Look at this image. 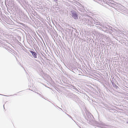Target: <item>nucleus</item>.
<instances>
[{"instance_id":"obj_1","label":"nucleus","mask_w":128,"mask_h":128,"mask_svg":"<svg viewBox=\"0 0 128 128\" xmlns=\"http://www.w3.org/2000/svg\"><path fill=\"white\" fill-rule=\"evenodd\" d=\"M72 16L75 19H78V15L77 14L75 13H72Z\"/></svg>"},{"instance_id":"obj_2","label":"nucleus","mask_w":128,"mask_h":128,"mask_svg":"<svg viewBox=\"0 0 128 128\" xmlns=\"http://www.w3.org/2000/svg\"><path fill=\"white\" fill-rule=\"evenodd\" d=\"M30 52L32 54V55L35 58H37V54L36 53L32 51H30Z\"/></svg>"}]
</instances>
